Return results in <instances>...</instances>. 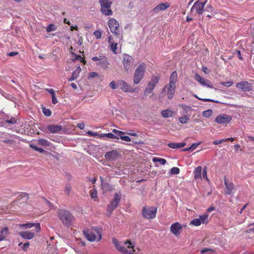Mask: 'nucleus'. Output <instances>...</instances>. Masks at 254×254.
Returning a JSON list of instances; mask_svg holds the SVG:
<instances>
[{"label":"nucleus","instance_id":"22","mask_svg":"<svg viewBox=\"0 0 254 254\" xmlns=\"http://www.w3.org/2000/svg\"><path fill=\"white\" fill-rule=\"evenodd\" d=\"M97 65L100 66L103 69H106L108 67L109 63L106 57H103L100 59V61L97 63Z\"/></svg>","mask_w":254,"mask_h":254},{"label":"nucleus","instance_id":"5","mask_svg":"<svg viewBox=\"0 0 254 254\" xmlns=\"http://www.w3.org/2000/svg\"><path fill=\"white\" fill-rule=\"evenodd\" d=\"M146 67V64L144 63H141L137 67L135 70L133 78L134 84H138L143 78Z\"/></svg>","mask_w":254,"mask_h":254},{"label":"nucleus","instance_id":"19","mask_svg":"<svg viewBox=\"0 0 254 254\" xmlns=\"http://www.w3.org/2000/svg\"><path fill=\"white\" fill-rule=\"evenodd\" d=\"M120 154L117 150H114L105 154V158L109 161L116 160L119 157Z\"/></svg>","mask_w":254,"mask_h":254},{"label":"nucleus","instance_id":"58","mask_svg":"<svg viewBox=\"0 0 254 254\" xmlns=\"http://www.w3.org/2000/svg\"><path fill=\"white\" fill-rule=\"evenodd\" d=\"M103 57V55H99V56H96L92 58V60L94 61H100V59Z\"/></svg>","mask_w":254,"mask_h":254},{"label":"nucleus","instance_id":"60","mask_svg":"<svg viewBox=\"0 0 254 254\" xmlns=\"http://www.w3.org/2000/svg\"><path fill=\"white\" fill-rule=\"evenodd\" d=\"M98 74L96 72H91L89 73V78H94L97 76Z\"/></svg>","mask_w":254,"mask_h":254},{"label":"nucleus","instance_id":"36","mask_svg":"<svg viewBox=\"0 0 254 254\" xmlns=\"http://www.w3.org/2000/svg\"><path fill=\"white\" fill-rule=\"evenodd\" d=\"M190 120V118L184 115L179 118V121L180 123L185 124L187 123Z\"/></svg>","mask_w":254,"mask_h":254},{"label":"nucleus","instance_id":"21","mask_svg":"<svg viewBox=\"0 0 254 254\" xmlns=\"http://www.w3.org/2000/svg\"><path fill=\"white\" fill-rule=\"evenodd\" d=\"M224 183L226 189V193L228 195H231L235 191L234 185L233 183L228 182L226 180H224Z\"/></svg>","mask_w":254,"mask_h":254},{"label":"nucleus","instance_id":"31","mask_svg":"<svg viewBox=\"0 0 254 254\" xmlns=\"http://www.w3.org/2000/svg\"><path fill=\"white\" fill-rule=\"evenodd\" d=\"M109 0H100L99 3L101 5V7L111 8L112 2Z\"/></svg>","mask_w":254,"mask_h":254},{"label":"nucleus","instance_id":"30","mask_svg":"<svg viewBox=\"0 0 254 254\" xmlns=\"http://www.w3.org/2000/svg\"><path fill=\"white\" fill-rule=\"evenodd\" d=\"M8 234V228L4 227L0 231V242L5 240L6 237Z\"/></svg>","mask_w":254,"mask_h":254},{"label":"nucleus","instance_id":"2","mask_svg":"<svg viewBox=\"0 0 254 254\" xmlns=\"http://www.w3.org/2000/svg\"><path fill=\"white\" fill-rule=\"evenodd\" d=\"M113 242L117 249L123 253L125 254H133L135 252L134 244L130 241H127L121 244L117 239L114 238Z\"/></svg>","mask_w":254,"mask_h":254},{"label":"nucleus","instance_id":"44","mask_svg":"<svg viewBox=\"0 0 254 254\" xmlns=\"http://www.w3.org/2000/svg\"><path fill=\"white\" fill-rule=\"evenodd\" d=\"M203 178L206 179L207 181H208V179L207 177V168L206 167L203 168L202 170V176Z\"/></svg>","mask_w":254,"mask_h":254},{"label":"nucleus","instance_id":"14","mask_svg":"<svg viewBox=\"0 0 254 254\" xmlns=\"http://www.w3.org/2000/svg\"><path fill=\"white\" fill-rule=\"evenodd\" d=\"M117 85L125 92H134L135 89L131 87L126 82L123 80L117 81Z\"/></svg>","mask_w":254,"mask_h":254},{"label":"nucleus","instance_id":"27","mask_svg":"<svg viewBox=\"0 0 254 254\" xmlns=\"http://www.w3.org/2000/svg\"><path fill=\"white\" fill-rule=\"evenodd\" d=\"M201 172L202 167L201 166H198L194 169L193 171L194 178L195 180L201 179Z\"/></svg>","mask_w":254,"mask_h":254},{"label":"nucleus","instance_id":"17","mask_svg":"<svg viewBox=\"0 0 254 254\" xmlns=\"http://www.w3.org/2000/svg\"><path fill=\"white\" fill-rule=\"evenodd\" d=\"M236 87L243 91L247 92L252 89L253 85L247 81H242L236 84Z\"/></svg>","mask_w":254,"mask_h":254},{"label":"nucleus","instance_id":"43","mask_svg":"<svg viewBox=\"0 0 254 254\" xmlns=\"http://www.w3.org/2000/svg\"><path fill=\"white\" fill-rule=\"evenodd\" d=\"M194 96L200 100H202V101H205V102H214V103H219V102L218 101H216V100H214L213 99H206V98H204V99H202V98H200L199 97H198V96L196 95H194Z\"/></svg>","mask_w":254,"mask_h":254},{"label":"nucleus","instance_id":"61","mask_svg":"<svg viewBox=\"0 0 254 254\" xmlns=\"http://www.w3.org/2000/svg\"><path fill=\"white\" fill-rule=\"evenodd\" d=\"M112 131L114 133H115V135L117 137L119 136L120 133H122V131H120L116 129H114Z\"/></svg>","mask_w":254,"mask_h":254},{"label":"nucleus","instance_id":"51","mask_svg":"<svg viewBox=\"0 0 254 254\" xmlns=\"http://www.w3.org/2000/svg\"><path fill=\"white\" fill-rule=\"evenodd\" d=\"M93 35L95 36L97 39H100L101 37V32L99 31H95L93 33Z\"/></svg>","mask_w":254,"mask_h":254},{"label":"nucleus","instance_id":"50","mask_svg":"<svg viewBox=\"0 0 254 254\" xmlns=\"http://www.w3.org/2000/svg\"><path fill=\"white\" fill-rule=\"evenodd\" d=\"M220 83L222 85L225 86L226 87H230L233 84V82L230 81H227V82H221Z\"/></svg>","mask_w":254,"mask_h":254},{"label":"nucleus","instance_id":"24","mask_svg":"<svg viewBox=\"0 0 254 254\" xmlns=\"http://www.w3.org/2000/svg\"><path fill=\"white\" fill-rule=\"evenodd\" d=\"M19 235L23 238L27 240H30L34 238L35 236V232L30 231H22L19 233Z\"/></svg>","mask_w":254,"mask_h":254},{"label":"nucleus","instance_id":"10","mask_svg":"<svg viewBox=\"0 0 254 254\" xmlns=\"http://www.w3.org/2000/svg\"><path fill=\"white\" fill-rule=\"evenodd\" d=\"M232 119V116L226 114H221L216 117L215 122L218 124L227 125L231 121Z\"/></svg>","mask_w":254,"mask_h":254},{"label":"nucleus","instance_id":"46","mask_svg":"<svg viewBox=\"0 0 254 254\" xmlns=\"http://www.w3.org/2000/svg\"><path fill=\"white\" fill-rule=\"evenodd\" d=\"M170 173L172 174L177 175L180 173V169L177 167H173L170 170Z\"/></svg>","mask_w":254,"mask_h":254},{"label":"nucleus","instance_id":"20","mask_svg":"<svg viewBox=\"0 0 254 254\" xmlns=\"http://www.w3.org/2000/svg\"><path fill=\"white\" fill-rule=\"evenodd\" d=\"M170 4L168 2L161 3L156 6L153 9L152 12L154 13H158L160 11L164 10L169 7Z\"/></svg>","mask_w":254,"mask_h":254},{"label":"nucleus","instance_id":"15","mask_svg":"<svg viewBox=\"0 0 254 254\" xmlns=\"http://www.w3.org/2000/svg\"><path fill=\"white\" fill-rule=\"evenodd\" d=\"M183 227L179 222L172 224L170 227V232L176 237H178L181 233Z\"/></svg>","mask_w":254,"mask_h":254},{"label":"nucleus","instance_id":"48","mask_svg":"<svg viewBox=\"0 0 254 254\" xmlns=\"http://www.w3.org/2000/svg\"><path fill=\"white\" fill-rule=\"evenodd\" d=\"M87 134L90 136H94V137L98 136L99 137H100V135L96 132H92L91 131H88L87 132Z\"/></svg>","mask_w":254,"mask_h":254},{"label":"nucleus","instance_id":"18","mask_svg":"<svg viewBox=\"0 0 254 254\" xmlns=\"http://www.w3.org/2000/svg\"><path fill=\"white\" fill-rule=\"evenodd\" d=\"M19 227L20 228H23L24 229H27L31 228L33 227H35V230H33L35 232H39L41 230V227L40 223H27L26 224H20Z\"/></svg>","mask_w":254,"mask_h":254},{"label":"nucleus","instance_id":"34","mask_svg":"<svg viewBox=\"0 0 254 254\" xmlns=\"http://www.w3.org/2000/svg\"><path fill=\"white\" fill-rule=\"evenodd\" d=\"M103 137H107L112 139H119V137L116 136L115 134L112 133H103L100 135V138Z\"/></svg>","mask_w":254,"mask_h":254},{"label":"nucleus","instance_id":"9","mask_svg":"<svg viewBox=\"0 0 254 254\" xmlns=\"http://www.w3.org/2000/svg\"><path fill=\"white\" fill-rule=\"evenodd\" d=\"M133 59L130 56L125 55L124 56L123 63L124 70L128 72L131 70L133 64Z\"/></svg>","mask_w":254,"mask_h":254},{"label":"nucleus","instance_id":"53","mask_svg":"<svg viewBox=\"0 0 254 254\" xmlns=\"http://www.w3.org/2000/svg\"><path fill=\"white\" fill-rule=\"evenodd\" d=\"M100 179H101V182H102V187L103 188H105L106 189H109V185L107 184V183H105V184H103V177H100Z\"/></svg>","mask_w":254,"mask_h":254},{"label":"nucleus","instance_id":"56","mask_svg":"<svg viewBox=\"0 0 254 254\" xmlns=\"http://www.w3.org/2000/svg\"><path fill=\"white\" fill-rule=\"evenodd\" d=\"M52 103L54 104H56L58 103V100L56 95V94L52 95Z\"/></svg>","mask_w":254,"mask_h":254},{"label":"nucleus","instance_id":"32","mask_svg":"<svg viewBox=\"0 0 254 254\" xmlns=\"http://www.w3.org/2000/svg\"><path fill=\"white\" fill-rule=\"evenodd\" d=\"M101 11L103 14L107 16L113 14V11L111 8L101 7Z\"/></svg>","mask_w":254,"mask_h":254},{"label":"nucleus","instance_id":"39","mask_svg":"<svg viewBox=\"0 0 254 254\" xmlns=\"http://www.w3.org/2000/svg\"><path fill=\"white\" fill-rule=\"evenodd\" d=\"M30 147L33 150L38 151L40 153H43L46 152L44 149L38 147L34 144H30Z\"/></svg>","mask_w":254,"mask_h":254},{"label":"nucleus","instance_id":"52","mask_svg":"<svg viewBox=\"0 0 254 254\" xmlns=\"http://www.w3.org/2000/svg\"><path fill=\"white\" fill-rule=\"evenodd\" d=\"M109 85L112 89H115L117 88V86H118L117 83H116L115 81H111Z\"/></svg>","mask_w":254,"mask_h":254},{"label":"nucleus","instance_id":"6","mask_svg":"<svg viewBox=\"0 0 254 254\" xmlns=\"http://www.w3.org/2000/svg\"><path fill=\"white\" fill-rule=\"evenodd\" d=\"M160 78L158 76L153 75L150 79L147 82L143 91V96L146 97L149 94L151 93L155 88L156 85L159 81Z\"/></svg>","mask_w":254,"mask_h":254},{"label":"nucleus","instance_id":"45","mask_svg":"<svg viewBox=\"0 0 254 254\" xmlns=\"http://www.w3.org/2000/svg\"><path fill=\"white\" fill-rule=\"evenodd\" d=\"M90 196L93 199L97 198V192L95 189H93L90 191Z\"/></svg>","mask_w":254,"mask_h":254},{"label":"nucleus","instance_id":"26","mask_svg":"<svg viewBox=\"0 0 254 254\" xmlns=\"http://www.w3.org/2000/svg\"><path fill=\"white\" fill-rule=\"evenodd\" d=\"M108 43L110 45L111 50L114 54H117V43H115L113 38L111 36L109 37Z\"/></svg>","mask_w":254,"mask_h":254},{"label":"nucleus","instance_id":"25","mask_svg":"<svg viewBox=\"0 0 254 254\" xmlns=\"http://www.w3.org/2000/svg\"><path fill=\"white\" fill-rule=\"evenodd\" d=\"M161 116L164 118H168L173 117L175 115V112L172 109L162 110L161 112Z\"/></svg>","mask_w":254,"mask_h":254},{"label":"nucleus","instance_id":"13","mask_svg":"<svg viewBox=\"0 0 254 254\" xmlns=\"http://www.w3.org/2000/svg\"><path fill=\"white\" fill-rule=\"evenodd\" d=\"M108 25L111 31L114 34H118L119 32V24L114 18H111L108 21Z\"/></svg>","mask_w":254,"mask_h":254},{"label":"nucleus","instance_id":"23","mask_svg":"<svg viewBox=\"0 0 254 254\" xmlns=\"http://www.w3.org/2000/svg\"><path fill=\"white\" fill-rule=\"evenodd\" d=\"M48 131L52 133H58L62 129V127L58 125H49L47 126Z\"/></svg>","mask_w":254,"mask_h":254},{"label":"nucleus","instance_id":"62","mask_svg":"<svg viewBox=\"0 0 254 254\" xmlns=\"http://www.w3.org/2000/svg\"><path fill=\"white\" fill-rule=\"evenodd\" d=\"M18 54V53L17 52H11L9 53H8L7 55L9 57H13L16 56Z\"/></svg>","mask_w":254,"mask_h":254},{"label":"nucleus","instance_id":"55","mask_svg":"<svg viewBox=\"0 0 254 254\" xmlns=\"http://www.w3.org/2000/svg\"><path fill=\"white\" fill-rule=\"evenodd\" d=\"M121 139L127 142H129L131 141L130 138L128 136L124 135L123 136H121Z\"/></svg>","mask_w":254,"mask_h":254},{"label":"nucleus","instance_id":"3","mask_svg":"<svg viewBox=\"0 0 254 254\" xmlns=\"http://www.w3.org/2000/svg\"><path fill=\"white\" fill-rule=\"evenodd\" d=\"M83 233L87 239L91 242L99 241L102 238L101 232L98 227L84 230Z\"/></svg>","mask_w":254,"mask_h":254},{"label":"nucleus","instance_id":"8","mask_svg":"<svg viewBox=\"0 0 254 254\" xmlns=\"http://www.w3.org/2000/svg\"><path fill=\"white\" fill-rule=\"evenodd\" d=\"M157 208L154 206H145L142 210L143 216L148 219H152L155 217Z\"/></svg>","mask_w":254,"mask_h":254},{"label":"nucleus","instance_id":"64","mask_svg":"<svg viewBox=\"0 0 254 254\" xmlns=\"http://www.w3.org/2000/svg\"><path fill=\"white\" fill-rule=\"evenodd\" d=\"M45 90L46 91L50 93L51 94V96L55 94L54 89L52 88H47Z\"/></svg>","mask_w":254,"mask_h":254},{"label":"nucleus","instance_id":"11","mask_svg":"<svg viewBox=\"0 0 254 254\" xmlns=\"http://www.w3.org/2000/svg\"><path fill=\"white\" fill-rule=\"evenodd\" d=\"M207 2L205 0L204 2H201L199 0L196 1L190 9V12H192L195 10L196 12L198 14H202L203 12V8Z\"/></svg>","mask_w":254,"mask_h":254},{"label":"nucleus","instance_id":"42","mask_svg":"<svg viewBox=\"0 0 254 254\" xmlns=\"http://www.w3.org/2000/svg\"><path fill=\"white\" fill-rule=\"evenodd\" d=\"M71 190V187L70 185L66 184L65 186L64 190L65 193L66 195H68L70 193Z\"/></svg>","mask_w":254,"mask_h":254},{"label":"nucleus","instance_id":"59","mask_svg":"<svg viewBox=\"0 0 254 254\" xmlns=\"http://www.w3.org/2000/svg\"><path fill=\"white\" fill-rule=\"evenodd\" d=\"M76 127L81 129H83L85 127V125L83 123H79L76 125Z\"/></svg>","mask_w":254,"mask_h":254},{"label":"nucleus","instance_id":"35","mask_svg":"<svg viewBox=\"0 0 254 254\" xmlns=\"http://www.w3.org/2000/svg\"><path fill=\"white\" fill-rule=\"evenodd\" d=\"M72 55L74 56V58L71 59L72 61L74 62L75 60H78L81 62L83 63V64H85L86 61L83 59V58L79 55H77L73 53H72Z\"/></svg>","mask_w":254,"mask_h":254},{"label":"nucleus","instance_id":"33","mask_svg":"<svg viewBox=\"0 0 254 254\" xmlns=\"http://www.w3.org/2000/svg\"><path fill=\"white\" fill-rule=\"evenodd\" d=\"M37 142L39 145L43 146H50L51 144V142L48 140L43 138L38 139Z\"/></svg>","mask_w":254,"mask_h":254},{"label":"nucleus","instance_id":"37","mask_svg":"<svg viewBox=\"0 0 254 254\" xmlns=\"http://www.w3.org/2000/svg\"><path fill=\"white\" fill-rule=\"evenodd\" d=\"M152 160L153 162H159L160 164L163 165L166 163V160L163 158L154 157Z\"/></svg>","mask_w":254,"mask_h":254},{"label":"nucleus","instance_id":"57","mask_svg":"<svg viewBox=\"0 0 254 254\" xmlns=\"http://www.w3.org/2000/svg\"><path fill=\"white\" fill-rule=\"evenodd\" d=\"M182 107L186 112H189L191 110V108L190 106H188L186 105H182Z\"/></svg>","mask_w":254,"mask_h":254},{"label":"nucleus","instance_id":"16","mask_svg":"<svg viewBox=\"0 0 254 254\" xmlns=\"http://www.w3.org/2000/svg\"><path fill=\"white\" fill-rule=\"evenodd\" d=\"M194 79L202 86H206L210 88H213V86L211 82L204 78L201 77L198 73L194 74Z\"/></svg>","mask_w":254,"mask_h":254},{"label":"nucleus","instance_id":"7","mask_svg":"<svg viewBox=\"0 0 254 254\" xmlns=\"http://www.w3.org/2000/svg\"><path fill=\"white\" fill-rule=\"evenodd\" d=\"M121 198V192H116L114 198L107 206V215L110 216L113 211L118 206Z\"/></svg>","mask_w":254,"mask_h":254},{"label":"nucleus","instance_id":"28","mask_svg":"<svg viewBox=\"0 0 254 254\" xmlns=\"http://www.w3.org/2000/svg\"><path fill=\"white\" fill-rule=\"evenodd\" d=\"M81 69L80 66H78L72 73L71 77L68 79V81H72L76 79L79 75Z\"/></svg>","mask_w":254,"mask_h":254},{"label":"nucleus","instance_id":"47","mask_svg":"<svg viewBox=\"0 0 254 254\" xmlns=\"http://www.w3.org/2000/svg\"><path fill=\"white\" fill-rule=\"evenodd\" d=\"M168 146L172 149L178 148V143H169L168 144Z\"/></svg>","mask_w":254,"mask_h":254},{"label":"nucleus","instance_id":"1","mask_svg":"<svg viewBox=\"0 0 254 254\" xmlns=\"http://www.w3.org/2000/svg\"><path fill=\"white\" fill-rule=\"evenodd\" d=\"M178 79V74L176 71H174L171 74L168 84L165 85L162 89L161 94L167 95L169 99H171L175 95L176 82Z\"/></svg>","mask_w":254,"mask_h":254},{"label":"nucleus","instance_id":"40","mask_svg":"<svg viewBox=\"0 0 254 254\" xmlns=\"http://www.w3.org/2000/svg\"><path fill=\"white\" fill-rule=\"evenodd\" d=\"M201 143V142H198V143H192L190 146L189 147V148H186L184 150V151H188V150H194L196 148V147Z\"/></svg>","mask_w":254,"mask_h":254},{"label":"nucleus","instance_id":"4","mask_svg":"<svg viewBox=\"0 0 254 254\" xmlns=\"http://www.w3.org/2000/svg\"><path fill=\"white\" fill-rule=\"evenodd\" d=\"M58 216L62 223L66 226L71 225L74 220L73 216L68 211L65 209L59 210L58 212Z\"/></svg>","mask_w":254,"mask_h":254},{"label":"nucleus","instance_id":"12","mask_svg":"<svg viewBox=\"0 0 254 254\" xmlns=\"http://www.w3.org/2000/svg\"><path fill=\"white\" fill-rule=\"evenodd\" d=\"M208 215L207 214H203L199 216V218H194L190 222V224L195 226H198L201 224L207 223L208 221Z\"/></svg>","mask_w":254,"mask_h":254},{"label":"nucleus","instance_id":"49","mask_svg":"<svg viewBox=\"0 0 254 254\" xmlns=\"http://www.w3.org/2000/svg\"><path fill=\"white\" fill-rule=\"evenodd\" d=\"M43 112L46 116H50L51 115V111L49 109H47L45 108L43 109Z\"/></svg>","mask_w":254,"mask_h":254},{"label":"nucleus","instance_id":"41","mask_svg":"<svg viewBox=\"0 0 254 254\" xmlns=\"http://www.w3.org/2000/svg\"><path fill=\"white\" fill-rule=\"evenodd\" d=\"M57 29L56 26H55L53 24H50L48 26V27L46 28V31L47 32H51L52 31H55Z\"/></svg>","mask_w":254,"mask_h":254},{"label":"nucleus","instance_id":"63","mask_svg":"<svg viewBox=\"0 0 254 254\" xmlns=\"http://www.w3.org/2000/svg\"><path fill=\"white\" fill-rule=\"evenodd\" d=\"M29 246V243H24L23 245V247H22V249L23 250H24L25 251H26L27 250V248H28V247Z\"/></svg>","mask_w":254,"mask_h":254},{"label":"nucleus","instance_id":"54","mask_svg":"<svg viewBox=\"0 0 254 254\" xmlns=\"http://www.w3.org/2000/svg\"><path fill=\"white\" fill-rule=\"evenodd\" d=\"M5 122L8 124L13 125L16 123V121L14 118H11L10 119L6 120Z\"/></svg>","mask_w":254,"mask_h":254},{"label":"nucleus","instance_id":"38","mask_svg":"<svg viewBox=\"0 0 254 254\" xmlns=\"http://www.w3.org/2000/svg\"><path fill=\"white\" fill-rule=\"evenodd\" d=\"M213 111L211 109H208L207 110L202 112V115L205 118H209L212 115Z\"/></svg>","mask_w":254,"mask_h":254},{"label":"nucleus","instance_id":"29","mask_svg":"<svg viewBox=\"0 0 254 254\" xmlns=\"http://www.w3.org/2000/svg\"><path fill=\"white\" fill-rule=\"evenodd\" d=\"M8 234V228L4 227L0 231V242L5 240L6 237Z\"/></svg>","mask_w":254,"mask_h":254}]
</instances>
